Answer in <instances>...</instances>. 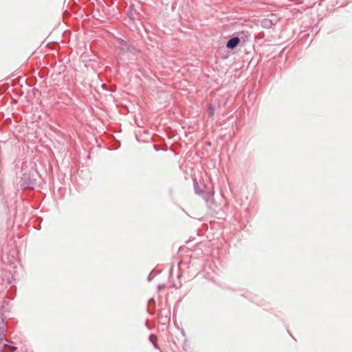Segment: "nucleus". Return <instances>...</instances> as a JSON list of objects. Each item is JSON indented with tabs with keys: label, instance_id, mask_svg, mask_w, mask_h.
<instances>
[{
	"label": "nucleus",
	"instance_id": "7",
	"mask_svg": "<svg viewBox=\"0 0 352 352\" xmlns=\"http://www.w3.org/2000/svg\"><path fill=\"white\" fill-rule=\"evenodd\" d=\"M149 341L153 344L155 349H158V346L157 344V338L155 335L151 334L148 336Z\"/></svg>",
	"mask_w": 352,
	"mask_h": 352
},
{
	"label": "nucleus",
	"instance_id": "6",
	"mask_svg": "<svg viewBox=\"0 0 352 352\" xmlns=\"http://www.w3.org/2000/svg\"><path fill=\"white\" fill-rule=\"evenodd\" d=\"M261 25L263 28L270 29L274 25L270 19H263L261 21Z\"/></svg>",
	"mask_w": 352,
	"mask_h": 352
},
{
	"label": "nucleus",
	"instance_id": "9",
	"mask_svg": "<svg viewBox=\"0 0 352 352\" xmlns=\"http://www.w3.org/2000/svg\"><path fill=\"white\" fill-rule=\"evenodd\" d=\"M287 333H288V334L289 335V336H291L292 338H294V337L292 336V335L290 333V331H287Z\"/></svg>",
	"mask_w": 352,
	"mask_h": 352
},
{
	"label": "nucleus",
	"instance_id": "8",
	"mask_svg": "<svg viewBox=\"0 0 352 352\" xmlns=\"http://www.w3.org/2000/svg\"><path fill=\"white\" fill-rule=\"evenodd\" d=\"M208 115L210 117H212L214 114V107L212 104H208Z\"/></svg>",
	"mask_w": 352,
	"mask_h": 352
},
{
	"label": "nucleus",
	"instance_id": "5",
	"mask_svg": "<svg viewBox=\"0 0 352 352\" xmlns=\"http://www.w3.org/2000/svg\"><path fill=\"white\" fill-rule=\"evenodd\" d=\"M4 331H0V342L3 344L6 352H14L16 350V347L12 344L4 343L3 341V337L4 336Z\"/></svg>",
	"mask_w": 352,
	"mask_h": 352
},
{
	"label": "nucleus",
	"instance_id": "3",
	"mask_svg": "<svg viewBox=\"0 0 352 352\" xmlns=\"http://www.w3.org/2000/svg\"><path fill=\"white\" fill-rule=\"evenodd\" d=\"M118 47L122 52H132L134 50V47L131 46L126 41L119 38L117 41Z\"/></svg>",
	"mask_w": 352,
	"mask_h": 352
},
{
	"label": "nucleus",
	"instance_id": "1",
	"mask_svg": "<svg viewBox=\"0 0 352 352\" xmlns=\"http://www.w3.org/2000/svg\"><path fill=\"white\" fill-rule=\"evenodd\" d=\"M193 186L195 194L203 197L206 201H208L213 195L206 186H204V188H201L197 180H194Z\"/></svg>",
	"mask_w": 352,
	"mask_h": 352
},
{
	"label": "nucleus",
	"instance_id": "4",
	"mask_svg": "<svg viewBox=\"0 0 352 352\" xmlns=\"http://www.w3.org/2000/svg\"><path fill=\"white\" fill-rule=\"evenodd\" d=\"M239 37L234 36L228 41L226 43V47L229 50H233L239 44Z\"/></svg>",
	"mask_w": 352,
	"mask_h": 352
},
{
	"label": "nucleus",
	"instance_id": "2",
	"mask_svg": "<svg viewBox=\"0 0 352 352\" xmlns=\"http://www.w3.org/2000/svg\"><path fill=\"white\" fill-rule=\"evenodd\" d=\"M9 303L8 301H3V304L1 307L0 311H1V315H0V330H4L6 327L4 318L5 316V312L8 311Z\"/></svg>",
	"mask_w": 352,
	"mask_h": 352
},
{
	"label": "nucleus",
	"instance_id": "10",
	"mask_svg": "<svg viewBox=\"0 0 352 352\" xmlns=\"http://www.w3.org/2000/svg\"><path fill=\"white\" fill-rule=\"evenodd\" d=\"M181 333H182V334L184 336H185V331H181Z\"/></svg>",
	"mask_w": 352,
	"mask_h": 352
}]
</instances>
